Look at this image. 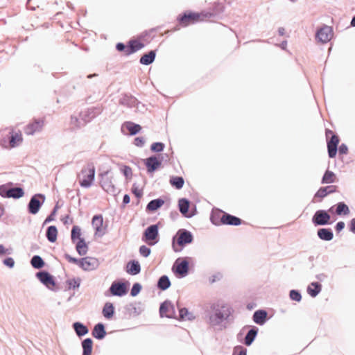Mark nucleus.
Here are the masks:
<instances>
[{"instance_id": "58", "label": "nucleus", "mask_w": 355, "mask_h": 355, "mask_svg": "<svg viewBox=\"0 0 355 355\" xmlns=\"http://www.w3.org/2000/svg\"><path fill=\"white\" fill-rule=\"evenodd\" d=\"M139 252L142 257L146 258L150 254L151 250L146 245H142L139 247Z\"/></svg>"}, {"instance_id": "4", "label": "nucleus", "mask_w": 355, "mask_h": 355, "mask_svg": "<svg viewBox=\"0 0 355 355\" xmlns=\"http://www.w3.org/2000/svg\"><path fill=\"white\" fill-rule=\"evenodd\" d=\"M64 257L69 262L76 264L85 271H92L97 269L100 265L98 259L92 257H85L80 259L71 257L68 253L64 254Z\"/></svg>"}, {"instance_id": "8", "label": "nucleus", "mask_w": 355, "mask_h": 355, "mask_svg": "<svg viewBox=\"0 0 355 355\" xmlns=\"http://www.w3.org/2000/svg\"><path fill=\"white\" fill-rule=\"evenodd\" d=\"M161 223L158 222L147 227L143 232L142 241L150 246L157 244L159 241V229Z\"/></svg>"}, {"instance_id": "23", "label": "nucleus", "mask_w": 355, "mask_h": 355, "mask_svg": "<svg viewBox=\"0 0 355 355\" xmlns=\"http://www.w3.org/2000/svg\"><path fill=\"white\" fill-rule=\"evenodd\" d=\"M92 224L95 230V235L101 237L105 234L103 229V217L102 214L94 215L92 220Z\"/></svg>"}, {"instance_id": "34", "label": "nucleus", "mask_w": 355, "mask_h": 355, "mask_svg": "<svg viewBox=\"0 0 355 355\" xmlns=\"http://www.w3.org/2000/svg\"><path fill=\"white\" fill-rule=\"evenodd\" d=\"M121 105H125L128 107H137L140 102L133 96L131 95H124L119 101Z\"/></svg>"}, {"instance_id": "53", "label": "nucleus", "mask_w": 355, "mask_h": 355, "mask_svg": "<svg viewBox=\"0 0 355 355\" xmlns=\"http://www.w3.org/2000/svg\"><path fill=\"white\" fill-rule=\"evenodd\" d=\"M165 144L160 141L154 142L150 146V150L153 153H161L164 150Z\"/></svg>"}, {"instance_id": "61", "label": "nucleus", "mask_w": 355, "mask_h": 355, "mask_svg": "<svg viewBox=\"0 0 355 355\" xmlns=\"http://www.w3.org/2000/svg\"><path fill=\"white\" fill-rule=\"evenodd\" d=\"M328 156L329 158H334L336 156L338 152V147L327 146Z\"/></svg>"}, {"instance_id": "38", "label": "nucleus", "mask_w": 355, "mask_h": 355, "mask_svg": "<svg viewBox=\"0 0 355 355\" xmlns=\"http://www.w3.org/2000/svg\"><path fill=\"white\" fill-rule=\"evenodd\" d=\"M114 313L115 307L113 303L110 302H105L102 309V314L103 317L107 320H111L114 317Z\"/></svg>"}, {"instance_id": "57", "label": "nucleus", "mask_w": 355, "mask_h": 355, "mask_svg": "<svg viewBox=\"0 0 355 355\" xmlns=\"http://www.w3.org/2000/svg\"><path fill=\"white\" fill-rule=\"evenodd\" d=\"M115 48L117 51L121 52V53L123 52L127 56L129 55H128V43L125 44L123 42H118V43H116Z\"/></svg>"}, {"instance_id": "20", "label": "nucleus", "mask_w": 355, "mask_h": 355, "mask_svg": "<svg viewBox=\"0 0 355 355\" xmlns=\"http://www.w3.org/2000/svg\"><path fill=\"white\" fill-rule=\"evenodd\" d=\"M332 28L331 27L324 25L322 28L317 31L315 37L322 43H327L331 38Z\"/></svg>"}, {"instance_id": "29", "label": "nucleus", "mask_w": 355, "mask_h": 355, "mask_svg": "<svg viewBox=\"0 0 355 355\" xmlns=\"http://www.w3.org/2000/svg\"><path fill=\"white\" fill-rule=\"evenodd\" d=\"M92 335L97 340H103L107 335L105 324L102 322L96 324L92 329Z\"/></svg>"}, {"instance_id": "54", "label": "nucleus", "mask_w": 355, "mask_h": 355, "mask_svg": "<svg viewBox=\"0 0 355 355\" xmlns=\"http://www.w3.org/2000/svg\"><path fill=\"white\" fill-rule=\"evenodd\" d=\"M141 289H142V286L140 283H139V282L134 283L130 289V296L136 297L137 295H138L139 294Z\"/></svg>"}, {"instance_id": "13", "label": "nucleus", "mask_w": 355, "mask_h": 355, "mask_svg": "<svg viewBox=\"0 0 355 355\" xmlns=\"http://www.w3.org/2000/svg\"><path fill=\"white\" fill-rule=\"evenodd\" d=\"M46 196L43 193H35L31 197L27 205V210L30 214H37L44 205Z\"/></svg>"}, {"instance_id": "15", "label": "nucleus", "mask_w": 355, "mask_h": 355, "mask_svg": "<svg viewBox=\"0 0 355 355\" xmlns=\"http://www.w3.org/2000/svg\"><path fill=\"white\" fill-rule=\"evenodd\" d=\"M312 223L315 226H324L331 225L334 220H331V216L327 210H317L311 219Z\"/></svg>"}, {"instance_id": "9", "label": "nucleus", "mask_w": 355, "mask_h": 355, "mask_svg": "<svg viewBox=\"0 0 355 355\" xmlns=\"http://www.w3.org/2000/svg\"><path fill=\"white\" fill-rule=\"evenodd\" d=\"M190 259L189 257H179L174 261L171 270L176 277L181 279L188 275Z\"/></svg>"}, {"instance_id": "35", "label": "nucleus", "mask_w": 355, "mask_h": 355, "mask_svg": "<svg viewBox=\"0 0 355 355\" xmlns=\"http://www.w3.org/2000/svg\"><path fill=\"white\" fill-rule=\"evenodd\" d=\"M157 50H150L148 53H144L139 59V63L143 65H150L155 60Z\"/></svg>"}, {"instance_id": "19", "label": "nucleus", "mask_w": 355, "mask_h": 355, "mask_svg": "<svg viewBox=\"0 0 355 355\" xmlns=\"http://www.w3.org/2000/svg\"><path fill=\"white\" fill-rule=\"evenodd\" d=\"M109 171H104L100 174V184L102 189L108 193H114L116 188L112 182L111 178L108 176Z\"/></svg>"}, {"instance_id": "1", "label": "nucleus", "mask_w": 355, "mask_h": 355, "mask_svg": "<svg viewBox=\"0 0 355 355\" xmlns=\"http://www.w3.org/2000/svg\"><path fill=\"white\" fill-rule=\"evenodd\" d=\"M210 309L213 313L209 314L208 320L209 323L211 326H218L224 320L230 321L233 319L232 318L234 311L228 304H219L213 303L211 304Z\"/></svg>"}, {"instance_id": "52", "label": "nucleus", "mask_w": 355, "mask_h": 355, "mask_svg": "<svg viewBox=\"0 0 355 355\" xmlns=\"http://www.w3.org/2000/svg\"><path fill=\"white\" fill-rule=\"evenodd\" d=\"M289 298L292 301L300 302L302 300V294L299 290L292 289L289 291Z\"/></svg>"}, {"instance_id": "28", "label": "nucleus", "mask_w": 355, "mask_h": 355, "mask_svg": "<svg viewBox=\"0 0 355 355\" xmlns=\"http://www.w3.org/2000/svg\"><path fill=\"white\" fill-rule=\"evenodd\" d=\"M253 321L259 324L263 325L268 320V313L264 309H259L254 312L252 315Z\"/></svg>"}, {"instance_id": "62", "label": "nucleus", "mask_w": 355, "mask_h": 355, "mask_svg": "<svg viewBox=\"0 0 355 355\" xmlns=\"http://www.w3.org/2000/svg\"><path fill=\"white\" fill-rule=\"evenodd\" d=\"M3 263L9 268H12L15 266V260L12 257H8L3 260Z\"/></svg>"}, {"instance_id": "18", "label": "nucleus", "mask_w": 355, "mask_h": 355, "mask_svg": "<svg viewBox=\"0 0 355 355\" xmlns=\"http://www.w3.org/2000/svg\"><path fill=\"white\" fill-rule=\"evenodd\" d=\"M338 187L336 185H329L320 187L314 194L312 202H322V199L329 194L337 191Z\"/></svg>"}, {"instance_id": "25", "label": "nucleus", "mask_w": 355, "mask_h": 355, "mask_svg": "<svg viewBox=\"0 0 355 355\" xmlns=\"http://www.w3.org/2000/svg\"><path fill=\"white\" fill-rule=\"evenodd\" d=\"M248 329H249V330L243 338V344L249 347L255 340L259 333V328L256 326H249Z\"/></svg>"}, {"instance_id": "40", "label": "nucleus", "mask_w": 355, "mask_h": 355, "mask_svg": "<svg viewBox=\"0 0 355 355\" xmlns=\"http://www.w3.org/2000/svg\"><path fill=\"white\" fill-rule=\"evenodd\" d=\"M93 340L91 338H87L82 340L81 346L83 348L82 355H92L93 350Z\"/></svg>"}, {"instance_id": "21", "label": "nucleus", "mask_w": 355, "mask_h": 355, "mask_svg": "<svg viewBox=\"0 0 355 355\" xmlns=\"http://www.w3.org/2000/svg\"><path fill=\"white\" fill-rule=\"evenodd\" d=\"M121 130L123 135L129 134L132 136L138 134L141 131V127L139 124L134 122L125 121L122 124Z\"/></svg>"}, {"instance_id": "37", "label": "nucleus", "mask_w": 355, "mask_h": 355, "mask_svg": "<svg viewBox=\"0 0 355 355\" xmlns=\"http://www.w3.org/2000/svg\"><path fill=\"white\" fill-rule=\"evenodd\" d=\"M164 204V200L162 198L151 200L146 205V211L147 212H154L161 208Z\"/></svg>"}, {"instance_id": "41", "label": "nucleus", "mask_w": 355, "mask_h": 355, "mask_svg": "<svg viewBox=\"0 0 355 355\" xmlns=\"http://www.w3.org/2000/svg\"><path fill=\"white\" fill-rule=\"evenodd\" d=\"M171 285V282L169 277L163 275L158 279L156 286L160 291H164L169 288Z\"/></svg>"}, {"instance_id": "14", "label": "nucleus", "mask_w": 355, "mask_h": 355, "mask_svg": "<svg viewBox=\"0 0 355 355\" xmlns=\"http://www.w3.org/2000/svg\"><path fill=\"white\" fill-rule=\"evenodd\" d=\"M164 157V154L159 155H153L144 159V163L146 167L147 172L149 174L154 173L162 164Z\"/></svg>"}, {"instance_id": "16", "label": "nucleus", "mask_w": 355, "mask_h": 355, "mask_svg": "<svg viewBox=\"0 0 355 355\" xmlns=\"http://www.w3.org/2000/svg\"><path fill=\"white\" fill-rule=\"evenodd\" d=\"M159 312L161 318H177L175 306L168 300H166L160 304Z\"/></svg>"}, {"instance_id": "43", "label": "nucleus", "mask_w": 355, "mask_h": 355, "mask_svg": "<svg viewBox=\"0 0 355 355\" xmlns=\"http://www.w3.org/2000/svg\"><path fill=\"white\" fill-rule=\"evenodd\" d=\"M46 239L50 243H55L58 238V229L55 225H50L46 228Z\"/></svg>"}, {"instance_id": "2", "label": "nucleus", "mask_w": 355, "mask_h": 355, "mask_svg": "<svg viewBox=\"0 0 355 355\" xmlns=\"http://www.w3.org/2000/svg\"><path fill=\"white\" fill-rule=\"evenodd\" d=\"M193 235L187 229H180L172 238V248L175 252H180L187 245L193 241Z\"/></svg>"}, {"instance_id": "48", "label": "nucleus", "mask_w": 355, "mask_h": 355, "mask_svg": "<svg viewBox=\"0 0 355 355\" xmlns=\"http://www.w3.org/2000/svg\"><path fill=\"white\" fill-rule=\"evenodd\" d=\"M336 174L329 170H327L323 174V176L321 180L322 184H332L336 182Z\"/></svg>"}, {"instance_id": "60", "label": "nucleus", "mask_w": 355, "mask_h": 355, "mask_svg": "<svg viewBox=\"0 0 355 355\" xmlns=\"http://www.w3.org/2000/svg\"><path fill=\"white\" fill-rule=\"evenodd\" d=\"M121 171L126 178H130L132 174V168L127 165H123Z\"/></svg>"}, {"instance_id": "46", "label": "nucleus", "mask_w": 355, "mask_h": 355, "mask_svg": "<svg viewBox=\"0 0 355 355\" xmlns=\"http://www.w3.org/2000/svg\"><path fill=\"white\" fill-rule=\"evenodd\" d=\"M335 206L336 207L335 214L338 216H346L348 215L350 212L349 207L344 202H339Z\"/></svg>"}, {"instance_id": "45", "label": "nucleus", "mask_w": 355, "mask_h": 355, "mask_svg": "<svg viewBox=\"0 0 355 355\" xmlns=\"http://www.w3.org/2000/svg\"><path fill=\"white\" fill-rule=\"evenodd\" d=\"M31 266L34 269L40 270L45 266V261L40 255H33L30 261Z\"/></svg>"}, {"instance_id": "10", "label": "nucleus", "mask_w": 355, "mask_h": 355, "mask_svg": "<svg viewBox=\"0 0 355 355\" xmlns=\"http://www.w3.org/2000/svg\"><path fill=\"white\" fill-rule=\"evenodd\" d=\"M38 280L48 289L58 292L60 290L56 279L53 275L46 270H40L35 274Z\"/></svg>"}, {"instance_id": "32", "label": "nucleus", "mask_w": 355, "mask_h": 355, "mask_svg": "<svg viewBox=\"0 0 355 355\" xmlns=\"http://www.w3.org/2000/svg\"><path fill=\"white\" fill-rule=\"evenodd\" d=\"M325 135L327 139V146H335L338 147L339 142H340V138L339 136L334 132L332 130L327 128L325 130Z\"/></svg>"}, {"instance_id": "49", "label": "nucleus", "mask_w": 355, "mask_h": 355, "mask_svg": "<svg viewBox=\"0 0 355 355\" xmlns=\"http://www.w3.org/2000/svg\"><path fill=\"white\" fill-rule=\"evenodd\" d=\"M81 229L78 225H73L71 232V239L73 243L80 240L81 237Z\"/></svg>"}, {"instance_id": "44", "label": "nucleus", "mask_w": 355, "mask_h": 355, "mask_svg": "<svg viewBox=\"0 0 355 355\" xmlns=\"http://www.w3.org/2000/svg\"><path fill=\"white\" fill-rule=\"evenodd\" d=\"M179 317L176 319H178L179 320H189L191 321L194 320L195 317L193 316V313L189 312L188 309L186 307H179Z\"/></svg>"}, {"instance_id": "39", "label": "nucleus", "mask_w": 355, "mask_h": 355, "mask_svg": "<svg viewBox=\"0 0 355 355\" xmlns=\"http://www.w3.org/2000/svg\"><path fill=\"white\" fill-rule=\"evenodd\" d=\"M322 286L319 282H311L306 288L307 293L311 297H315L322 291Z\"/></svg>"}, {"instance_id": "56", "label": "nucleus", "mask_w": 355, "mask_h": 355, "mask_svg": "<svg viewBox=\"0 0 355 355\" xmlns=\"http://www.w3.org/2000/svg\"><path fill=\"white\" fill-rule=\"evenodd\" d=\"M248 349L242 345H236L233 348L232 355H247Z\"/></svg>"}, {"instance_id": "64", "label": "nucleus", "mask_w": 355, "mask_h": 355, "mask_svg": "<svg viewBox=\"0 0 355 355\" xmlns=\"http://www.w3.org/2000/svg\"><path fill=\"white\" fill-rule=\"evenodd\" d=\"M338 150L340 155H347L348 153V147L345 144H341L338 146Z\"/></svg>"}, {"instance_id": "31", "label": "nucleus", "mask_w": 355, "mask_h": 355, "mask_svg": "<svg viewBox=\"0 0 355 355\" xmlns=\"http://www.w3.org/2000/svg\"><path fill=\"white\" fill-rule=\"evenodd\" d=\"M225 211L218 208H214L210 214V220L212 224L219 226L223 225L222 218Z\"/></svg>"}, {"instance_id": "6", "label": "nucleus", "mask_w": 355, "mask_h": 355, "mask_svg": "<svg viewBox=\"0 0 355 355\" xmlns=\"http://www.w3.org/2000/svg\"><path fill=\"white\" fill-rule=\"evenodd\" d=\"M203 20H205V18L202 17V12H196L187 10L177 17V21L181 27H187Z\"/></svg>"}, {"instance_id": "17", "label": "nucleus", "mask_w": 355, "mask_h": 355, "mask_svg": "<svg viewBox=\"0 0 355 355\" xmlns=\"http://www.w3.org/2000/svg\"><path fill=\"white\" fill-rule=\"evenodd\" d=\"M225 11V5L221 2H214L209 8V11H202L203 18L218 17L221 18V15Z\"/></svg>"}, {"instance_id": "3", "label": "nucleus", "mask_w": 355, "mask_h": 355, "mask_svg": "<svg viewBox=\"0 0 355 355\" xmlns=\"http://www.w3.org/2000/svg\"><path fill=\"white\" fill-rule=\"evenodd\" d=\"M103 108L100 105L89 107L80 113V119L71 116V123L80 128L101 114Z\"/></svg>"}, {"instance_id": "24", "label": "nucleus", "mask_w": 355, "mask_h": 355, "mask_svg": "<svg viewBox=\"0 0 355 355\" xmlns=\"http://www.w3.org/2000/svg\"><path fill=\"white\" fill-rule=\"evenodd\" d=\"M44 121L40 119H35L32 123H28L24 128V132L28 135H33L36 132L42 129Z\"/></svg>"}, {"instance_id": "5", "label": "nucleus", "mask_w": 355, "mask_h": 355, "mask_svg": "<svg viewBox=\"0 0 355 355\" xmlns=\"http://www.w3.org/2000/svg\"><path fill=\"white\" fill-rule=\"evenodd\" d=\"M130 283L126 280H115L112 282L110 288L105 291V297H123L125 295L129 290Z\"/></svg>"}, {"instance_id": "7", "label": "nucleus", "mask_w": 355, "mask_h": 355, "mask_svg": "<svg viewBox=\"0 0 355 355\" xmlns=\"http://www.w3.org/2000/svg\"><path fill=\"white\" fill-rule=\"evenodd\" d=\"M14 184L9 182L0 185V196L3 198L19 199L25 194L24 190L21 187H14Z\"/></svg>"}, {"instance_id": "27", "label": "nucleus", "mask_w": 355, "mask_h": 355, "mask_svg": "<svg viewBox=\"0 0 355 355\" xmlns=\"http://www.w3.org/2000/svg\"><path fill=\"white\" fill-rule=\"evenodd\" d=\"M141 270V265L137 260H130L125 266V272L130 275H137L140 273Z\"/></svg>"}, {"instance_id": "55", "label": "nucleus", "mask_w": 355, "mask_h": 355, "mask_svg": "<svg viewBox=\"0 0 355 355\" xmlns=\"http://www.w3.org/2000/svg\"><path fill=\"white\" fill-rule=\"evenodd\" d=\"M131 192L137 199H140L144 194L143 189H139L137 183H134L131 188Z\"/></svg>"}, {"instance_id": "33", "label": "nucleus", "mask_w": 355, "mask_h": 355, "mask_svg": "<svg viewBox=\"0 0 355 355\" xmlns=\"http://www.w3.org/2000/svg\"><path fill=\"white\" fill-rule=\"evenodd\" d=\"M318 237L324 241H330L334 239V232L330 227H322L317 230Z\"/></svg>"}, {"instance_id": "47", "label": "nucleus", "mask_w": 355, "mask_h": 355, "mask_svg": "<svg viewBox=\"0 0 355 355\" xmlns=\"http://www.w3.org/2000/svg\"><path fill=\"white\" fill-rule=\"evenodd\" d=\"M169 182L173 187L179 190L183 188L184 180L182 176H171Z\"/></svg>"}, {"instance_id": "59", "label": "nucleus", "mask_w": 355, "mask_h": 355, "mask_svg": "<svg viewBox=\"0 0 355 355\" xmlns=\"http://www.w3.org/2000/svg\"><path fill=\"white\" fill-rule=\"evenodd\" d=\"M58 208H59V207H58V205L57 203L55 205V207H53V209L51 210V211L49 214V215H48L47 217L46 218V222H52V221H53L55 220V215L57 214Z\"/></svg>"}, {"instance_id": "30", "label": "nucleus", "mask_w": 355, "mask_h": 355, "mask_svg": "<svg viewBox=\"0 0 355 355\" xmlns=\"http://www.w3.org/2000/svg\"><path fill=\"white\" fill-rule=\"evenodd\" d=\"M145 44L138 39H130L128 42V55H131L142 49Z\"/></svg>"}, {"instance_id": "42", "label": "nucleus", "mask_w": 355, "mask_h": 355, "mask_svg": "<svg viewBox=\"0 0 355 355\" xmlns=\"http://www.w3.org/2000/svg\"><path fill=\"white\" fill-rule=\"evenodd\" d=\"M89 247L84 238H80L76 243V250L80 256H84L87 253Z\"/></svg>"}, {"instance_id": "11", "label": "nucleus", "mask_w": 355, "mask_h": 355, "mask_svg": "<svg viewBox=\"0 0 355 355\" xmlns=\"http://www.w3.org/2000/svg\"><path fill=\"white\" fill-rule=\"evenodd\" d=\"M178 206L180 212L186 218H191L198 214L196 205L192 204L186 198H180Z\"/></svg>"}, {"instance_id": "12", "label": "nucleus", "mask_w": 355, "mask_h": 355, "mask_svg": "<svg viewBox=\"0 0 355 355\" xmlns=\"http://www.w3.org/2000/svg\"><path fill=\"white\" fill-rule=\"evenodd\" d=\"M95 166L93 162H89L86 168H83L81 173L83 174V178L80 180L79 184L83 188H89L95 180Z\"/></svg>"}, {"instance_id": "26", "label": "nucleus", "mask_w": 355, "mask_h": 355, "mask_svg": "<svg viewBox=\"0 0 355 355\" xmlns=\"http://www.w3.org/2000/svg\"><path fill=\"white\" fill-rule=\"evenodd\" d=\"M222 223L225 225L239 226L245 222L240 218L225 212L222 218Z\"/></svg>"}, {"instance_id": "50", "label": "nucleus", "mask_w": 355, "mask_h": 355, "mask_svg": "<svg viewBox=\"0 0 355 355\" xmlns=\"http://www.w3.org/2000/svg\"><path fill=\"white\" fill-rule=\"evenodd\" d=\"M23 139L21 134L15 133L12 134L9 137V144L12 148H15L22 142Z\"/></svg>"}, {"instance_id": "63", "label": "nucleus", "mask_w": 355, "mask_h": 355, "mask_svg": "<svg viewBox=\"0 0 355 355\" xmlns=\"http://www.w3.org/2000/svg\"><path fill=\"white\" fill-rule=\"evenodd\" d=\"M145 139L143 137H137L134 139L133 144L137 147H143L145 144Z\"/></svg>"}, {"instance_id": "51", "label": "nucleus", "mask_w": 355, "mask_h": 355, "mask_svg": "<svg viewBox=\"0 0 355 355\" xmlns=\"http://www.w3.org/2000/svg\"><path fill=\"white\" fill-rule=\"evenodd\" d=\"M80 278H72L69 279L66 281V284L68 286V289H76L78 288L80 286Z\"/></svg>"}, {"instance_id": "36", "label": "nucleus", "mask_w": 355, "mask_h": 355, "mask_svg": "<svg viewBox=\"0 0 355 355\" xmlns=\"http://www.w3.org/2000/svg\"><path fill=\"white\" fill-rule=\"evenodd\" d=\"M72 327L78 337L82 338L89 333L88 327L81 322H75L72 324Z\"/></svg>"}, {"instance_id": "22", "label": "nucleus", "mask_w": 355, "mask_h": 355, "mask_svg": "<svg viewBox=\"0 0 355 355\" xmlns=\"http://www.w3.org/2000/svg\"><path fill=\"white\" fill-rule=\"evenodd\" d=\"M129 316H138L144 311V304L141 302L130 303L124 307Z\"/></svg>"}]
</instances>
